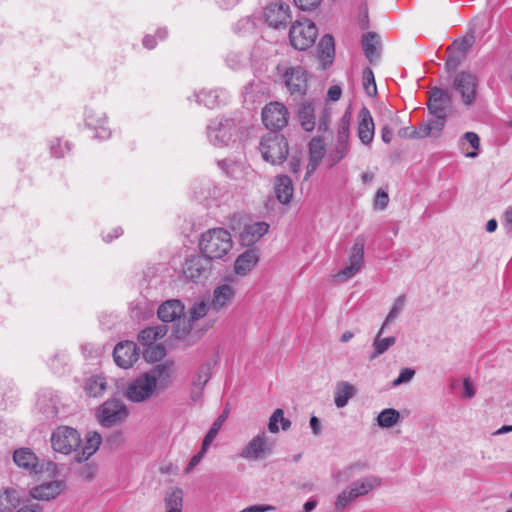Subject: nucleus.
<instances>
[{"mask_svg": "<svg viewBox=\"0 0 512 512\" xmlns=\"http://www.w3.org/2000/svg\"><path fill=\"white\" fill-rule=\"evenodd\" d=\"M233 246L230 233L223 228L209 229L201 235L199 247L210 261L224 257Z\"/></svg>", "mask_w": 512, "mask_h": 512, "instance_id": "1", "label": "nucleus"}, {"mask_svg": "<svg viewBox=\"0 0 512 512\" xmlns=\"http://www.w3.org/2000/svg\"><path fill=\"white\" fill-rule=\"evenodd\" d=\"M262 158L272 164H282L289 153V146L286 138L275 131L265 134L259 146Z\"/></svg>", "mask_w": 512, "mask_h": 512, "instance_id": "2", "label": "nucleus"}, {"mask_svg": "<svg viewBox=\"0 0 512 512\" xmlns=\"http://www.w3.org/2000/svg\"><path fill=\"white\" fill-rule=\"evenodd\" d=\"M382 485V479L370 475L354 481L348 488L338 494L335 501V509L342 511L360 496L367 495L373 489Z\"/></svg>", "mask_w": 512, "mask_h": 512, "instance_id": "3", "label": "nucleus"}, {"mask_svg": "<svg viewBox=\"0 0 512 512\" xmlns=\"http://www.w3.org/2000/svg\"><path fill=\"white\" fill-rule=\"evenodd\" d=\"M50 442L55 452L63 455L74 453L75 455L77 450L81 447L82 440L76 429L61 425L52 432Z\"/></svg>", "mask_w": 512, "mask_h": 512, "instance_id": "4", "label": "nucleus"}, {"mask_svg": "<svg viewBox=\"0 0 512 512\" xmlns=\"http://www.w3.org/2000/svg\"><path fill=\"white\" fill-rule=\"evenodd\" d=\"M158 390L154 379L142 373L127 384L124 396L132 403H144L153 398Z\"/></svg>", "mask_w": 512, "mask_h": 512, "instance_id": "5", "label": "nucleus"}, {"mask_svg": "<svg viewBox=\"0 0 512 512\" xmlns=\"http://www.w3.org/2000/svg\"><path fill=\"white\" fill-rule=\"evenodd\" d=\"M14 463L30 474H40L47 470L53 474L57 471V464L52 461L40 462L37 455L30 448H19L13 453Z\"/></svg>", "mask_w": 512, "mask_h": 512, "instance_id": "6", "label": "nucleus"}, {"mask_svg": "<svg viewBox=\"0 0 512 512\" xmlns=\"http://www.w3.org/2000/svg\"><path fill=\"white\" fill-rule=\"evenodd\" d=\"M317 35L316 25L308 19L295 21L289 31L291 45L298 50H306L311 47L315 43Z\"/></svg>", "mask_w": 512, "mask_h": 512, "instance_id": "7", "label": "nucleus"}, {"mask_svg": "<svg viewBox=\"0 0 512 512\" xmlns=\"http://www.w3.org/2000/svg\"><path fill=\"white\" fill-rule=\"evenodd\" d=\"M129 416L127 406L118 399L105 401L97 410L99 423L104 427H111L124 422Z\"/></svg>", "mask_w": 512, "mask_h": 512, "instance_id": "8", "label": "nucleus"}, {"mask_svg": "<svg viewBox=\"0 0 512 512\" xmlns=\"http://www.w3.org/2000/svg\"><path fill=\"white\" fill-rule=\"evenodd\" d=\"M236 132V125L232 119L216 118L207 126V136L211 144L223 147L229 144Z\"/></svg>", "mask_w": 512, "mask_h": 512, "instance_id": "9", "label": "nucleus"}, {"mask_svg": "<svg viewBox=\"0 0 512 512\" xmlns=\"http://www.w3.org/2000/svg\"><path fill=\"white\" fill-rule=\"evenodd\" d=\"M364 246V237L358 236L351 247L348 263L336 274L337 279L347 281L362 269L364 264Z\"/></svg>", "mask_w": 512, "mask_h": 512, "instance_id": "10", "label": "nucleus"}, {"mask_svg": "<svg viewBox=\"0 0 512 512\" xmlns=\"http://www.w3.org/2000/svg\"><path fill=\"white\" fill-rule=\"evenodd\" d=\"M478 78L471 72L462 71L455 75L452 88L459 93L463 104L470 106L475 102Z\"/></svg>", "mask_w": 512, "mask_h": 512, "instance_id": "11", "label": "nucleus"}, {"mask_svg": "<svg viewBox=\"0 0 512 512\" xmlns=\"http://www.w3.org/2000/svg\"><path fill=\"white\" fill-rule=\"evenodd\" d=\"M349 120L344 116L340 119L337 127V136L333 147L329 150L328 159L331 165L341 161L349 151Z\"/></svg>", "mask_w": 512, "mask_h": 512, "instance_id": "12", "label": "nucleus"}, {"mask_svg": "<svg viewBox=\"0 0 512 512\" xmlns=\"http://www.w3.org/2000/svg\"><path fill=\"white\" fill-rule=\"evenodd\" d=\"M273 444L269 442L265 431H260L241 450L240 457L246 460H259L272 452Z\"/></svg>", "mask_w": 512, "mask_h": 512, "instance_id": "13", "label": "nucleus"}, {"mask_svg": "<svg viewBox=\"0 0 512 512\" xmlns=\"http://www.w3.org/2000/svg\"><path fill=\"white\" fill-rule=\"evenodd\" d=\"M287 108L279 102H271L262 110V121L270 130H279L288 123Z\"/></svg>", "mask_w": 512, "mask_h": 512, "instance_id": "14", "label": "nucleus"}, {"mask_svg": "<svg viewBox=\"0 0 512 512\" xmlns=\"http://www.w3.org/2000/svg\"><path fill=\"white\" fill-rule=\"evenodd\" d=\"M264 17L270 27H286L291 20L290 6L282 1L272 2L265 8Z\"/></svg>", "mask_w": 512, "mask_h": 512, "instance_id": "15", "label": "nucleus"}, {"mask_svg": "<svg viewBox=\"0 0 512 512\" xmlns=\"http://www.w3.org/2000/svg\"><path fill=\"white\" fill-rule=\"evenodd\" d=\"M211 267V261L204 255H193L183 264V275L186 279L197 281L206 278Z\"/></svg>", "mask_w": 512, "mask_h": 512, "instance_id": "16", "label": "nucleus"}, {"mask_svg": "<svg viewBox=\"0 0 512 512\" xmlns=\"http://www.w3.org/2000/svg\"><path fill=\"white\" fill-rule=\"evenodd\" d=\"M140 352L135 342L123 341L119 342L113 351L115 363L123 368L128 369L139 359Z\"/></svg>", "mask_w": 512, "mask_h": 512, "instance_id": "17", "label": "nucleus"}, {"mask_svg": "<svg viewBox=\"0 0 512 512\" xmlns=\"http://www.w3.org/2000/svg\"><path fill=\"white\" fill-rule=\"evenodd\" d=\"M452 98L448 91L434 87L429 93L428 110L431 115L448 116Z\"/></svg>", "mask_w": 512, "mask_h": 512, "instance_id": "18", "label": "nucleus"}, {"mask_svg": "<svg viewBox=\"0 0 512 512\" xmlns=\"http://www.w3.org/2000/svg\"><path fill=\"white\" fill-rule=\"evenodd\" d=\"M84 120L87 127L96 131V137L104 140L111 135L110 130L106 127L107 117L103 111L94 107H86Z\"/></svg>", "mask_w": 512, "mask_h": 512, "instance_id": "19", "label": "nucleus"}, {"mask_svg": "<svg viewBox=\"0 0 512 512\" xmlns=\"http://www.w3.org/2000/svg\"><path fill=\"white\" fill-rule=\"evenodd\" d=\"M357 136L361 143L370 146L374 139L375 124L367 107H362L357 115Z\"/></svg>", "mask_w": 512, "mask_h": 512, "instance_id": "20", "label": "nucleus"}, {"mask_svg": "<svg viewBox=\"0 0 512 512\" xmlns=\"http://www.w3.org/2000/svg\"><path fill=\"white\" fill-rule=\"evenodd\" d=\"M284 81L291 94L303 95L307 89V73L303 67H290L285 71Z\"/></svg>", "mask_w": 512, "mask_h": 512, "instance_id": "21", "label": "nucleus"}, {"mask_svg": "<svg viewBox=\"0 0 512 512\" xmlns=\"http://www.w3.org/2000/svg\"><path fill=\"white\" fill-rule=\"evenodd\" d=\"M193 97L197 103L213 109L224 104L228 100L229 94L224 89H203L194 93Z\"/></svg>", "mask_w": 512, "mask_h": 512, "instance_id": "22", "label": "nucleus"}, {"mask_svg": "<svg viewBox=\"0 0 512 512\" xmlns=\"http://www.w3.org/2000/svg\"><path fill=\"white\" fill-rule=\"evenodd\" d=\"M64 488V481L54 480L33 487L30 490V496L36 500L49 501L60 495Z\"/></svg>", "mask_w": 512, "mask_h": 512, "instance_id": "23", "label": "nucleus"}, {"mask_svg": "<svg viewBox=\"0 0 512 512\" xmlns=\"http://www.w3.org/2000/svg\"><path fill=\"white\" fill-rule=\"evenodd\" d=\"M236 290L234 286L228 283L217 286L212 294L210 307L214 311L226 309L233 301Z\"/></svg>", "mask_w": 512, "mask_h": 512, "instance_id": "24", "label": "nucleus"}, {"mask_svg": "<svg viewBox=\"0 0 512 512\" xmlns=\"http://www.w3.org/2000/svg\"><path fill=\"white\" fill-rule=\"evenodd\" d=\"M185 307L178 299H170L163 302L158 310L157 315L163 322H174L180 320L184 315Z\"/></svg>", "mask_w": 512, "mask_h": 512, "instance_id": "25", "label": "nucleus"}, {"mask_svg": "<svg viewBox=\"0 0 512 512\" xmlns=\"http://www.w3.org/2000/svg\"><path fill=\"white\" fill-rule=\"evenodd\" d=\"M269 230V224L266 222H255L245 225L240 233V241L243 246H252L259 241Z\"/></svg>", "mask_w": 512, "mask_h": 512, "instance_id": "26", "label": "nucleus"}, {"mask_svg": "<svg viewBox=\"0 0 512 512\" xmlns=\"http://www.w3.org/2000/svg\"><path fill=\"white\" fill-rule=\"evenodd\" d=\"M102 438L96 431H90L85 436L84 445L77 450L74 459L77 463L87 461L99 449Z\"/></svg>", "mask_w": 512, "mask_h": 512, "instance_id": "27", "label": "nucleus"}, {"mask_svg": "<svg viewBox=\"0 0 512 512\" xmlns=\"http://www.w3.org/2000/svg\"><path fill=\"white\" fill-rule=\"evenodd\" d=\"M259 253L257 249L251 248L240 254L234 264V271L237 275H247L258 263Z\"/></svg>", "mask_w": 512, "mask_h": 512, "instance_id": "28", "label": "nucleus"}, {"mask_svg": "<svg viewBox=\"0 0 512 512\" xmlns=\"http://www.w3.org/2000/svg\"><path fill=\"white\" fill-rule=\"evenodd\" d=\"M172 369L173 363L165 362L157 364L152 369L144 373L154 379L156 387L160 390L167 388L170 384Z\"/></svg>", "mask_w": 512, "mask_h": 512, "instance_id": "29", "label": "nucleus"}, {"mask_svg": "<svg viewBox=\"0 0 512 512\" xmlns=\"http://www.w3.org/2000/svg\"><path fill=\"white\" fill-rule=\"evenodd\" d=\"M362 47L364 54L371 64L380 59V41L376 33L368 32L362 37Z\"/></svg>", "mask_w": 512, "mask_h": 512, "instance_id": "30", "label": "nucleus"}, {"mask_svg": "<svg viewBox=\"0 0 512 512\" xmlns=\"http://www.w3.org/2000/svg\"><path fill=\"white\" fill-rule=\"evenodd\" d=\"M387 326L382 325L378 333L373 339L372 347L373 350L369 356V360H375L385 352H387L395 343L396 338L394 336L382 337L384 330Z\"/></svg>", "mask_w": 512, "mask_h": 512, "instance_id": "31", "label": "nucleus"}, {"mask_svg": "<svg viewBox=\"0 0 512 512\" xmlns=\"http://www.w3.org/2000/svg\"><path fill=\"white\" fill-rule=\"evenodd\" d=\"M319 102H304L299 108V120L302 128L311 132L316 126L315 113L317 111Z\"/></svg>", "mask_w": 512, "mask_h": 512, "instance_id": "32", "label": "nucleus"}, {"mask_svg": "<svg viewBox=\"0 0 512 512\" xmlns=\"http://www.w3.org/2000/svg\"><path fill=\"white\" fill-rule=\"evenodd\" d=\"M275 193L278 201L288 204L294 193L292 180L287 175H280L275 179Z\"/></svg>", "mask_w": 512, "mask_h": 512, "instance_id": "33", "label": "nucleus"}, {"mask_svg": "<svg viewBox=\"0 0 512 512\" xmlns=\"http://www.w3.org/2000/svg\"><path fill=\"white\" fill-rule=\"evenodd\" d=\"M356 394V388L347 381H340L336 384L334 391V403L338 408L345 407L349 400Z\"/></svg>", "mask_w": 512, "mask_h": 512, "instance_id": "34", "label": "nucleus"}, {"mask_svg": "<svg viewBox=\"0 0 512 512\" xmlns=\"http://www.w3.org/2000/svg\"><path fill=\"white\" fill-rule=\"evenodd\" d=\"M22 502L19 492L13 488L0 490V512H13Z\"/></svg>", "mask_w": 512, "mask_h": 512, "instance_id": "35", "label": "nucleus"}, {"mask_svg": "<svg viewBox=\"0 0 512 512\" xmlns=\"http://www.w3.org/2000/svg\"><path fill=\"white\" fill-rule=\"evenodd\" d=\"M58 398L52 394H43L39 397L37 406L40 412L44 415L45 419H54L58 412Z\"/></svg>", "mask_w": 512, "mask_h": 512, "instance_id": "36", "label": "nucleus"}, {"mask_svg": "<svg viewBox=\"0 0 512 512\" xmlns=\"http://www.w3.org/2000/svg\"><path fill=\"white\" fill-rule=\"evenodd\" d=\"M474 43V36L468 35L462 38L459 41H455L452 45L454 49H457L462 55L461 57L456 56H450L446 61V67L449 70L456 69V67L459 65L461 58L464 56V54L472 47Z\"/></svg>", "mask_w": 512, "mask_h": 512, "instance_id": "37", "label": "nucleus"}, {"mask_svg": "<svg viewBox=\"0 0 512 512\" xmlns=\"http://www.w3.org/2000/svg\"><path fill=\"white\" fill-rule=\"evenodd\" d=\"M106 378L102 375H93L86 379L84 391L90 397H100L107 389Z\"/></svg>", "mask_w": 512, "mask_h": 512, "instance_id": "38", "label": "nucleus"}, {"mask_svg": "<svg viewBox=\"0 0 512 512\" xmlns=\"http://www.w3.org/2000/svg\"><path fill=\"white\" fill-rule=\"evenodd\" d=\"M165 326H152L143 329L138 335V341L145 347L155 344L158 339L163 338L166 335Z\"/></svg>", "mask_w": 512, "mask_h": 512, "instance_id": "39", "label": "nucleus"}, {"mask_svg": "<svg viewBox=\"0 0 512 512\" xmlns=\"http://www.w3.org/2000/svg\"><path fill=\"white\" fill-rule=\"evenodd\" d=\"M166 512H182L183 491L178 487L167 490L164 497Z\"/></svg>", "mask_w": 512, "mask_h": 512, "instance_id": "40", "label": "nucleus"}, {"mask_svg": "<svg viewBox=\"0 0 512 512\" xmlns=\"http://www.w3.org/2000/svg\"><path fill=\"white\" fill-rule=\"evenodd\" d=\"M320 58L323 65L331 64L335 53L334 39L331 35H324L318 45Z\"/></svg>", "mask_w": 512, "mask_h": 512, "instance_id": "41", "label": "nucleus"}, {"mask_svg": "<svg viewBox=\"0 0 512 512\" xmlns=\"http://www.w3.org/2000/svg\"><path fill=\"white\" fill-rule=\"evenodd\" d=\"M400 413L394 408H386L377 416V424L381 428H391L400 421Z\"/></svg>", "mask_w": 512, "mask_h": 512, "instance_id": "42", "label": "nucleus"}, {"mask_svg": "<svg viewBox=\"0 0 512 512\" xmlns=\"http://www.w3.org/2000/svg\"><path fill=\"white\" fill-rule=\"evenodd\" d=\"M226 64L232 70H240L247 66L248 56L240 51H231L226 56Z\"/></svg>", "mask_w": 512, "mask_h": 512, "instance_id": "43", "label": "nucleus"}, {"mask_svg": "<svg viewBox=\"0 0 512 512\" xmlns=\"http://www.w3.org/2000/svg\"><path fill=\"white\" fill-rule=\"evenodd\" d=\"M405 302H406L405 295L398 296L394 300V302L392 304V307H391V309H390L388 315L386 316V318H385V320H384L382 325L388 326L393 321H395L397 319V317L399 316V314L403 311L404 306H405Z\"/></svg>", "mask_w": 512, "mask_h": 512, "instance_id": "44", "label": "nucleus"}, {"mask_svg": "<svg viewBox=\"0 0 512 512\" xmlns=\"http://www.w3.org/2000/svg\"><path fill=\"white\" fill-rule=\"evenodd\" d=\"M211 364L205 363L200 366L193 379V386L197 389H204V386L211 378Z\"/></svg>", "mask_w": 512, "mask_h": 512, "instance_id": "45", "label": "nucleus"}, {"mask_svg": "<svg viewBox=\"0 0 512 512\" xmlns=\"http://www.w3.org/2000/svg\"><path fill=\"white\" fill-rule=\"evenodd\" d=\"M166 355L165 348L161 344H153L143 351L144 358L149 362H157L162 360Z\"/></svg>", "mask_w": 512, "mask_h": 512, "instance_id": "46", "label": "nucleus"}, {"mask_svg": "<svg viewBox=\"0 0 512 512\" xmlns=\"http://www.w3.org/2000/svg\"><path fill=\"white\" fill-rule=\"evenodd\" d=\"M49 149L52 156L56 158L64 157L70 151L69 143L60 138H54L49 141Z\"/></svg>", "mask_w": 512, "mask_h": 512, "instance_id": "47", "label": "nucleus"}, {"mask_svg": "<svg viewBox=\"0 0 512 512\" xmlns=\"http://www.w3.org/2000/svg\"><path fill=\"white\" fill-rule=\"evenodd\" d=\"M325 154V147L320 138H313L309 143V159L314 161L322 160Z\"/></svg>", "mask_w": 512, "mask_h": 512, "instance_id": "48", "label": "nucleus"}, {"mask_svg": "<svg viewBox=\"0 0 512 512\" xmlns=\"http://www.w3.org/2000/svg\"><path fill=\"white\" fill-rule=\"evenodd\" d=\"M363 84L368 95L376 94L377 88L373 71L370 68H365L363 71Z\"/></svg>", "mask_w": 512, "mask_h": 512, "instance_id": "49", "label": "nucleus"}, {"mask_svg": "<svg viewBox=\"0 0 512 512\" xmlns=\"http://www.w3.org/2000/svg\"><path fill=\"white\" fill-rule=\"evenodd\" d=\"M210 309H212L210 303L207 304L204 301L196 302L190 311L191 319L195 321L203 318Z\"/></svg>", "mask_w": 512, "mask_h": 512, "instance_id": "50", "label": "nucleus"}, {"mask_svg": "<svg viewBox=\"0 0 512 512\" xmlns=\"http://www.w3.org/2000/svg\"><path fill=\"white\" fill-rule=\"evenodd\" d=\"M67 356L64 353H58L56 354L50 361L49 365L51 370L55 374H62L64 372Z\"/></svg>", "mask_w": 512, "mask_h": 512, "instance_id": "51", "label": "nucleus"}, {"mask_svg": "<svg viewBox=\"0 0 512 512\" xmlns=\"http://www.w3.org/2000/svg\"><path fill=\"white\" fill-rule=\"evenodd\" d=\"M415 376V370L411 368H403L401 369L398 377L393 380L392 385L394 387L400 386L402 384L409 383Z\"/></svg>", "mask_w": 512, "mask_h": 512, "instance_id": "52", "label": "nucleus"}, {"mask_svg": "<svg viewBox=\"0 0 512 512\" xmlns=\"http://www.w3.org/2000/svg\"><path fill=\"white\" fill-rule=\"evenodd\" d=\"M284 411L281 408L276 409L269 418L268 430L271 433H278L280 428L278 423L283 419Z\"/></svg>", "mask_w": 512, "mask_h": 512, "instance_id": "53", "label": "nucleus"}, {"mask_svg": "<svg viewBox=\"0 0 512 512\" xmlns=\"http://www.w3.org/2000/svg\"><path fill=\"white\" fill-rule=\"evenodd\" d=\"M433 119L428 121L429 127H431V132L440 133L446 123L447 116H441V115H432Z\"/></svg>", "mask_w": 512, "mask_h": 512, "instance_id": "54", "label": "nucleus"}, {"mask_svg": "<svg viewBox=\"0 0 512 512\" xmlns=\"http://www.w3.org/2000/svg\"><path fill=\"white\" fill-rule=\"evenodd\" d=\"M318 108L321 109V115L318 121V130L325 132L329 127L330 113L326 108L322 107L321 103L318 104Z\"/></svg>", "mask_w": 512, "mask_h": 512, "instance_id": "55", "label": "nucleus"}, {"mask_svg": "<svg viewBox=\"0 0 512 512\" xmlns=\"http://www.w3.org/2000/svg\"><path fill=\"white\" fill-rule=\"evenodd\" d=\"M431 127L428 122H422L418 127L414 128V134H409L411 138H425L431 135Z\"/></svg>", "mask_w": 512, "mask_h": 512, "instance_id": "56", "label": "nucleus"}, {"mask_svg": "<svg viewBox=\"0 0 512 512\" xmlns=\"http://www.w3.org/2000/svg\"><path fill=\"white\" fill-rule=\"evenodd\" d=\"M389 203L388 193L382 189L378 190L374 200V206L380 210H384Z\"/></svg>", "mask_w": 512, "mask_h": 512, "instance_id": "57", "label": "nucleus"}, {"mask_svg": "<svg viewBox=\"0 0 512 512\" xmlns=\"http://www.w3.org/2000/svg\"><path fill=\"white\" fill-rule=\"evenodd\" d=\"M321 0H294L295 5L303 10V11H309L315 9L319 4Z\"/></svg>", "mask_w": 512, "mask_h": 512, "instance_id": "58", "label": "nucleus"}, {"mask_svg": "<svg viewBox=\"0 0 512 512\" xmlns=\"http://www.w3.org/2000/svg\"><path fill=\"white\" fill-rule=\"evenodd\" d=\"M205 452H203L202 450H200L197 454H195L190 462L188 463V465L186 466L185 468V473L189 474L193 471V469L201 462V460L204 458L205 456Z\"/></svg>", "mask_w": 512, "mask_h": 512, "instance_id": "59", "label": "nucleus"}, {"mask_svg": "<svg viewBox=\"0 0 512 512\" xmlns=\"http://www.w3.org/2000/svg\"><path fill=\"white\" fill-rule=\"evenodd\" d=\"M463 139L466 140L473 149L478 150L480 148V138L474 132H466L463 135Z\"/></svg>", "mask_w": 512, "mask_h": 512, "instance_id": "60", "label": "nucleus"}, {"mask_svg": "<svg viewBox=\"0 0 512 512\" xmlns=\"http://www.w3.org/2000/svg\"><path fill=\"white\" fill-rule=\"evenodd\" d=\"M97 467L94 464H87L81 470V477L86 480H91L96 474Z\"/></svg>", "mask_w": 512, "mask_h": 512, "instance_id": "61", "label": "nucleus"}, {"mask_svg": "<svg viewBox=\"0 0 512 512\" xmlns=\"http://www.w3.org/2000/svg\"><path fill=\"white\" fill-rule=\"evenodd\" d=\"M341 94H342V90H341L340 86H338V85H333V86H331V87L328 89V92H327V98H328V100H330V101H337V100H339V99H340Z\"/></svg>", "mask_w": 512, "mask_h": 512, "instance_id": "62", "label": "nucleus"}, {"mask_svg": "<svg viewBox=\"0 0 512 512\" xmlns=\"http://www.w3.org/2000/svg\"><path fill=\"white\" fill-rule=\"evenodd\" d=\"M15 512H42V506L39 504L24 505Z\"/></svg>", "mask_w": 512, "mask_h": 512, "instance_id": "63", "label": "nucleus"}, {"mask_svg": "<svg viewBox=\"0 0 512 512\" xmlns=\"http://www.w3.org/2000/svg\"><path fill=\"white\" fill-rule=\"evenodd\" d=\"M504 225L512 230V207L508 208L503 215Z\"/></svg>", "mask_w": 512, "mask_h": 512, "instance_id": "64", "label": "nucleus"}]
</instances>
